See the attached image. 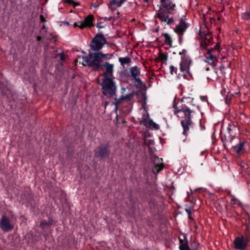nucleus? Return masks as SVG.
Here are the masks:
<instances>
[{"label":"nucleus","mask_w":250,"mask_h":250,"mask_svg":"<svg viewBox=\"0 0 250 250\" xmlns=\"http://www.w3.org/2000/svg\"><path fill=\"white\" fill-rule=\"evenodd\" d=\"M40 39H41L40 37H37V40H38V41H40Z\"/></svg>","instance_id":"a18cd8bd"},{"label":"nucleus","mask_w":250,"mask_h":250,"mask_svg":"<svg viewBox=\"0 0 250 250\" xmlns=\"http://www.w3.org/2000/svg\"><path fill=\"white\" fill-rule=\"evenodd\" d=\"M209 70V67H207V68H206V71H208Z\"/></svg>","instance_id":"c03bdc74"},{"label":"nucleus","mask_w":250,"mask_h":250,"mask_svg":"<svg viewBox=\"0 0 250 250\" xmlns=\"http://www.w3.org/2000/svg\"><path fill=\"white\" fill-rule=\"evenodd\" d=\"M106 42L103 34H98L95 36L90 43V48L94 51L100 50Z\"/></svg>","instance_id":"423d86ee"},{"label":"nucleus","mask_w":250,"mask_h":250,"mask_svg":"<svg viewBox=\"0 0 250 250\" xmlns=\"http://www.w3.org/2000/svg\"><path fill=\"white\" fill-rule=\"evenodd\" d=\"M214 48L216 49H218V47L217 45H215V46H214Z\"/></svg>","instance_id":"37998d69"},{"label":"nucleus","mask_w":250,"mask_h":250,"mask_svg":"<svg viewBox=\"0 0 250 250\" xmlns=\"http://www.w3.org/2000/svg\"><path fill=\"white\" fill-rule=\"evenodd\" d=\"M235 205L236 204H238V205L240 206V205L241 204L240 203V201L237 200V199L235 198Z\"/></svg>","instance_id":"f704fd0d"},{"label":"nucleus","mask_w":250,"mask_h":250,"mask_svg":"<svg viewBox=\"0 0 250 250\" xmlns=\"http://www.w3.org/2000/svg\"><path fill=\"white\" fill-rule=\"evenodd\" d=\"M119 61L121 64L123 66L125 64L131 62V59L129 56H126L125 57H120L119 58Z\"/></svg>","instance_id":"4be33fe9"},{"label":"nucleus","mask_w":250,"mask_h":250,"mask_svg":"<svg viewBox=\"0 0 250 250\" xmlns=\"http://www.w3.org/2000/svg\"><path fill=\"white\" fill-rule=\"evenodd\" d=\"M185 20V16L182 17L179 23L174 29V32L179 35L178 41L180 44L182 43L183 34L189 26V24L186 22Z\"/></svg>","instance_id":"39448f33"},{"label":"nucleus","mask_w":250,"mask_h":250,"mask_svg":"<svg viewBox=\"0 0 250 250\" xmlns=\"http://www.w3.org/2000/svg\"><path fill=\"white\" fill-rule=\"evenodd\" d=\"M162 5L165 10H163L165 12L171 13V10H174L175 5L172 3L171 0H161Z\"/></svg>","instance_id":"2eb2a0df"},{"label":"nucleus","mask_w":250,"mask_h":250,"mask_svg":"<svg viewBox=\"0 0 250 250\" xmlns=\"http://www.w3.org/2000/svg\"><path fill=\"white\" fill-rule=\"evenodd\" d=\"M153 161L154 164V168L153 170V172L157 173L163 168L164 165L163 164V160L156 156H154L153 157Z\"/></svg>","instance_id":"4468645a"},{"label":"nucleus","mask_w":250,"mask_h":250,"mask_svg":"<svg viewBox=\"0 0 250 250\" xmlns=\"http://www.w3.org/2000/svg\"><path fill=\"white\" fill-rule=\"evenodd\" d=\"M235 33H237V32H238V31H237V30H236L235 29Z\"/></svg>","instance_id":"09e8293b"},{"label":"nucleus","mask_w":250,"mask_h":250,"mask_svg":"<svg viewBox=\"0 0 250 250\" xmlns=\"http://www.w3.org/2000/svg\"><path fill=\"white\" fill-rule=\"evenodd\" d=\"M193 100V99L191 98H183L181 102L182 105L179 107H177V105L174 104V103L173 104V107L175 109L174 113L177 114L179 112H183L184 114V119L181 121V124L184 130L183 133L185 135L187 134V131L189 129V126L193 124L191 119L195 112L193 110H191L186 104L182 103H191Z\"/></svg>","instance_id":"f257e3e1"},{"label":"nucleus","mask_w":250,"mask_h":250,"mask_svg":"<svg viewBox=\"0 0 250 250\" xmlns=\"http://www.w3.org/2000/svg\"><path fill=\"white\" fill-rule=\"evenodd\" d=\"M109 56L108 54H103L102 52H89L88 56L82 57V64L87 65L92 68L94 70H99L102 68V62L103 61H106Z\"/></svg>","instance_id":"f03ea898"},{"label":"nucleus","mask_w":250,"mask_h":250,"mask_svg":"<svg viewBox=\"0 0 250 250\" xmlns=\"http://www.w3.org/2000/svg\"><path fill=\"white\" fill-rule=\"evenodd\" d=\"M0 228L4 231H8L13 229L14 225L10 223L8 218L3 215L0 220Z\"/></svg>","instance_id":"9d476101"},{"label":"nucleus","mask_w":250,"mask_h":250,"mask_svg":"<svg viewBox=\"0 0 250 250\" xmlns=\"http://www.w3.org/2000/svg\"><path fill=\"white\" fill-rule=\"evenodd\" d=\"M231 125L227 127V131L224 135V136H221V140L224 144V146L227 149L234 150V145L233 144V129L231 128Z\"/></svg>","instance_id":"20e7f679"},{"label":"nucleus","mask_w":250,"mask_h":250,"mask_svg":"<svg viewBox=\"0 0 250 250\" xmlns=\"http://www.w3.org/2000/svg\"><path fill=\"white\" fill-rule=\"evenodd\" d=\"M241 217L246 220V221L247 219H250V217L249 214L245 211H243L242 212V214L241 215Z\"/></svg>","instance_id":"bb28decb"},{"label":"nucleus","mask_w":250,"mask_h":250,"mask_svg":"<svg viewBox=\"0 0 250 250\" xmlns=\"http://www.w3.org/2000/svg\"><path fill=\"white\" fill-rule=\"evenodd\" d=\"M129 71L130 73L131 77L132 78V81L134 83H137L139 84L142 85V81L141 79L137 77L140 75V68L137 66H134L130 68Z\"/></svg>","instance_id":"9b49d317"},{"label":"nucleus","mask_w":250,"mask_h":250,"mask_svg":"<svg viewBox=\"0 0 250 250\" xmlns=\"http://www.w3.org/2000/svg\"><path fill=\"white\" fill-rule=\"evenodd\" d=\"M133 93H129L126 94L125 96L122 95L121 97L117 101V103H120L123 100L130 101L131 100L133 96Z\"/></svg>","instance_id":"412c9836"},{"label":"nucleus","mask_w":250,"mask_h":250,"mask_svg":"<svg viewBox=\"0 0 250 250\" xmlns=\"http://www.w3.org/2000/svg\"><path fill=\"white\" fill-rule=\"evenodd\" d=\"M213 49H208L207 50L208 54L209 56L206 58V62L208 63L211 65H213L214 63V61L216 59L215 57L211 53V51Z\"/></svg>","instance_id":"f3484780"},{"label":"nucleus","mask_w":250,"mask_h":250,"mask_svg":"<svg viewBox=\"0 0 250 250\" xmlns=\"http://www.w3.org/2000/svg\"><path fill=\"white\" fill-rule=\"evenodd\" d=\"M104 79L101 84L103 94L108 98L117 100V86L113 79L109 77L108 74L104 72L103 74Z\"/></svg>","instance_id":"7ed1b4c3"},{"label":"nucleus","mask_w":250,"mask_h":250,"mask_svg":"<svg viewBox=\"0 0 250 250\" xmlns=\"http://www.w3.org/2000/svg\"><path fill=\"white\" fill-rule=\"evenodd\" d=\"M97 27L99 29L103 28L104 27V26H100V25H97Z\"/></svg>","instance_id":"58836bf2"},{"label":"nucleus","mask_w":250,"mask_h":250,"mask_svg":"<svg viewBox=\"0 0 250 250\" xmlns=\"http://www.w3.org/2000/svg\"><path fill=\"white\" fill-rule=\"evenodd\" d=\"M208 36H207L206 37L205 40L204 41L201 42V45H200V48L205 49L207 47L208 44L207 43L206 40L208 39Z\"/></svg>","instance_id":"cd10ccee"},{"label":"nucleus","mask_w":250,"mask_h":250,"mask_svg":"<svg viewBox=\"0 0 250 250\" xmlns=\"http://www.w3.org/2000/svg\"><path fill=\"white\" fill-rule=\"evenodd\" d=\"M243 17L244 19H250V10L245 13Z\"/></svg>","instance_id":"7c9ffc66"},{"label":"nucleus","mask_w":250,"mask_h":250,"mask_svg":"<svg viewBox=\"0 0 250 250\" xmlns=\"http://www.w3.org/2000/svg\"><path fill=\"white\" fill-rule=\"evenodd\" d=\"M63 23L65 24L69 25V23L68 21H63Z\"/></svg>","instance_id":"a19ab883"},{"label":"nucleus","mask_w":250,"mask_h":250,"mask_svg":"<svg viewBox=\"0 0 250 250\" xmlns=\"http://www.w3.org/2000/svg\"><path fill=\"white\" fill-rule=\"evenodd\" d=\"M185 210L187 212V213H188V217L189 218H190V216H191V212L190 208L189 207H187V208H185Z\"/></svg>","instance_id":"72a5a7b5"},{"label":"nucleus","mask_w":250,"mask_h":250,"mask_svg":"<svg viewBox=\"0 0 250 250\" xmlns=\"http://www.w3.org/2000/svg\"><path fill=\"white\" fill-rule=\"evenodd\" d=\"M93 17L92 15H89L86 17L84 21H80V25L79 27L81 29H83L84 27L86 26H91L93 25L92 21H93Z\"/></svg>","instance_id":"dca6fc26"},{"label":"nucleus","mask_w":250,"mask_h":250,"mask_svg":"<svg viewBox=\"0 0 250 250\" xmlns=\"http://www.w3.org/2000/svg\"><path fill=\"white\" fill-rule=\"evenodd\" d=\"M121 6H117L116 4H112L111 3V0L108 5V8L110 9L112 12L114 11L117 9V7H121Z\"/></svg>","instance_id":"a878e982"},{"label":"nucleus","mask_w":250,"mask_h":250,"mask_svg":"<svg viewBox=\"0 0 250 250\" xmlns=\"http://www.w3.org/2000/svg\"><path fill=\"white\" fill-rule=\"evenodd\" d=\"M66 1L70 4H72L74 7H76L79 5L78 3H76L73 0H66Z\"/></svg>","instance_id":"c756f323"},{"label":"nucleus","mask_w":250,"mask_h":250,"mask_svg":"<svg viewBox=\"0 0 250 250\" xmlns=\"http://www.w3.org/2000/svg\"><path fill=\"white\" fill-rule=\"evenodd\" d=\"M163 36L165 38V42L170 46H172V40L170 36L167 33L163 34Z\"/></svg>","instance_id":"5701e85b"},{"label":"nucleus","mask_w":250,"mask_h":250,"mask_svg":"<svg viewBox=\"0 0 250 250\" xmlns=\"http://www.w3.org/2000/svg\"><path fill=\"white\" fill-rule=\"evenodd\" d=\"M179 55H180L181 56H185V55L189 56L187 54V50L186 49H183L182 50V51L180 52H179Z\"/></svg>","instance_id":"2f4dec72"},{"label":"nucleus","mask_w":250,"mask_h":250,"mask_svg":"<svg viewBox=\"0 0 250 250\" xmlns=\"http://www.w3.org/2000/svg\"><path fill=\"white\" fill-rule=\"evenodd\" d=\"M79 25H80V24L78 25V23H77L76 22L74 23V27H79Z\"/></svg>","instance_id":"ea45409f"},{"label":"nucleus","mask_w":250,"mask_h":250,"mask_svg":"<svg viewBox=\"0 0 250 250\" xmlns=\"http://www.w3.org/2000/svg\"><path fill=\"white\" fill-rule=\"evenodd\" d=\"M111 17H109L108 18H107V17H104V18H103V19L105 21V20H110L111 19Z\"/></svg>","instance_id":"e433bc0d"},{"label":"nucleus","mask_w":250,"mask_h":250,"mask_svg":"<svg viewBox=\"0 0 250 250\" xmlns=\"http://www.w3.org/2000/svg\"><path fill=\"white\" fill-rule=\"evenodd\" d=\"M190 192H191V193H192V191L191 189H190Z\"/></svg>","instance_id":"8fccbe9b"},{"label":"nucleus","mask_w":250,"mask_h":250,"mask_svg":"<svg viewBox=\"0 0 250 250\" xmlns=\"http://www.w3.org/2000/svg\"><path fill=\"white\" fill-rule=\"evenodd\" d=\"M235 221H236L237 219V218H236V216L235 217Z\"/></svg>","instance_id":"3c124183"},{"label":"nucleus","mask_w":250,"mask_h":250,"mask_svg":"<svg viewBox=\"0 0 250 250\" xmlns=\"http://www.w3.org/2000/svg\"><path fill=\"white\" fill-rule=\"evenodd\" d=\"M180 245L179 246V249L180 250H190L187 241L184 242L181 239H180Z\"/></svg>","instance_id":"b1692460"},{"label":"nucleus","mask_w":250,"mask_h":250,"mask_svg":"<svg viewBox=\"0 0 250 250\" xmlns=\"http://www.w3.org/2000/svg\"><path fill=\"white\" fill-rule=\"evenodd\" d=\"M245 164L244 162H243V163H242L240 165V166H240L241 167H243V168L245 169V166H245Z\"/></svg>","instance_id":"c9c22d12"},{"label":"nucleus","mask_w":250,"mask_h":250,"mask_svg":"<svg viewBox=\"0 0 250 250\" xmlns=\"http://www.w3.org/2000/svg\"><path fill=\"white\" fill-rule=\"evenodd\" d=\"M167 13L165 12L163 9H161L158 13V17L162 21L167 22V24L170 25L173 23L174 21L172 18H169Z\"/></svg>","instance_id":"f8f14e48"},{"label":"nucleus","mask_w":250,"mask_h":250,"mask_svg":"<svg viewBox=\"0 0 250 250\" xmlns=\"http://www.w3.org/2000/svg\"><path fill=\"white\" fill-rule=\"evenodd\" d=\"M170 68V72L171 74L173 75L174 73L176 74L177 73V68L174 66L171 65L169 67Z\"/></svg>","instance_id":"c85d7f7f"},{"label":"nucleus","mask_w":250,"mask_h":250,"mask_svg":"<svg viewBox=\"0 0 250 250\" xmlns=\"http://www.w3.org/2000/svg\"><path fill=\"white\" fill-rule=\"evenodd\" d=\"M180 62V70L181 72L189 73V67L192 64V60L189 56H182Z\"/></svg>","instance_id":"0eeeda50"},{"label":"nucleus","mask_w":250,"mask_h":250,"mask_svg":"<svg viewBox=\"0 0 250 250\" xmlns=\"http://www.w3.org/2000/svg\"><path fill=\"white\" fill-rule=\"evenodd\" d=\"M246 142L240 141L235 145V157L240 156L246 152Z\"/></svg>","instance_id":"ddd939ff"},{"label":"nucleus","mask_w":250,"mask_h":250,"mask_svg":"<svg viewBox=\"0 0 250 250\" xmlns=\"http://www.w3.org/2000/svg\"><path fill=\"white\" fill-rule=\"evenodd\" d=\"M107 144L101 145L95 150V155L97 157H107L109 153V150Z\"/></svg>","instance_id":"1a4fd4ad"},{"label":"nucleus","mask_w":250,"mask_h":250,"mask_svg":"<svg viewBox=\"0 0 250 250\" xmlns=\"http://www.w3.org/2000/svg\"><path fill=\"white\" fill-rule=\"evenodd\" d=\"M53 220L49 218L48 221H42L40 224V226L42 229H45L51 226Z\"/></svg>","instance_id":"aec40b11"},{"label":"nucleus","mask_w":250,"mask_h":250,"mask_svg":"<svg viewBox=\"0 0 250 250\" xmlns=\"http://www.w3.org/2000/svg\"><path fill=\"white\" fill-rule=\"evenodd\" d=\"M239 94V92H235V95H237V94Z\"/></svg>","instance_id":"49530a36"},{"label":"nucleus","mask_w":250,"mask_h":250,"mask_svg":"<svg viewBox=\"0 0 250 250\" xmlns=\"http://www.w3.org/2000/svg\"><path fill=\"white\" fill-rule=\"evenodd\" d=\"M235 214H237V212L235 211Z\"/></svg>","instance_id":"603ef678"},{"label":"nucleus","mask_w":250,"mask_h":250,"mask_svg":"<svg viewBox=\"0 0 250 250\" xmlns=\"http://www.w3.org/2000/svg\"><path fill=\"white\" fill-rule=\"evenodd\" d=\"M145 125L146 126H152L155 129H159V125L156 123L153 122L152 120H144Z\"/></svg>","instance_id":"6ab92c4d"},{"label":"nucleus","mask_w":250,"mask_h":250,"mask_svg":"<svg viewBox=\"0 0 250 250\" xmlns=\"http://www.w3.org/2000/svg\"><path fill=\"white\" fill-rule=\"evenodd\" d=\"M104 65L106 69V72H105L108 74L109 77H111L113 72V64H110L108 62H105Z\"/></svg>","instance_id":"a211bd4d"},{"label":"nucleus","mask_w":250,"mask_h":250,"mask_svg":"<svg viewBox=\"0 0 250 250\" xmlns=\"http://www.w3.org/2000/svg\"><path fill=\"white\" fill-rule=\"evenodd\" d=\"M61 59L62 60H63L64 59V56H63V55H62L61 56Z\"/></svg>","instance_id":"79ce46f5"},{"label":"nucleus","mask_w":250,"mask_h":250,"mask_svg":"<svg viewBox=\"0 0 250 250\" xmlns=\"http://www.w3.org/2000/svg\"><path fill=\"white\" fill-rule=\"evenodd\" d=\"M248 245V239L243 235L235 237V250H245Z\"/></svg>","instance_id":"6e6552de"},{"label":"nucleus","mask_w":250,"mask_h":250,"mask_svg":"<svg viewBox=\"0 0 250 250\" xmlns=\"http://www.w3.org/2000/svg\"><path fill=\"white\" fill-rule=\"evenodd\" d=\"M202 188H198V189H196L195 190H197L198 189H201Z\"/></svg>","instance_id":"de8ad7c7"},{"label":"nucleus","mask_w":250,"mask_h":250,"mask_svg":"<svg viewBox=\"0 0 250 250\" xmlns=\"http://www.w3.org/2000/svg\"><path fill=\"white\" fill-rule=\"evenodd\" d=\"M126 1V0H112V4H116L117 6H122V4Z\"/></svg>","instance_id":"393cba45"},{"label":"nucleus","mask_w":250,"mask_h":250,"mask_svg":"<svg viewBox=\"0 0 250 250\" xmlns=\"http://www.w3.org/2000/svg\"><path fill=\"white\" fill-rule=\"evenodd\" d=\"M121 93H123L125 91V88H124V87H122L121 89Z\"/></svg>","instance_id":"4c0bfd02"},{"label":"nucleus","mask_w":250,"mask_h":250,"mask_svg":"<svg viewBox=\"0 0 250 250\" xmlns=\"http://www.w3.org/2000/svg\"><path fill=\"white\" fill-rule=\"evenodd\" d=\"M160 58L163 61H167V56L164 54H161Z\"/></svg>","instance_id":"473e14b6"}]
</instances>
